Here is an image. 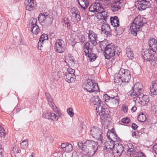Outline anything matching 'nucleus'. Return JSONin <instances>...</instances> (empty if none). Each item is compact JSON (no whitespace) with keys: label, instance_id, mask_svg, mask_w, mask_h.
<instances>
[{"label":"nucleus","instance_id":"nucleus-1","mask_svg":"<svg viewBox=\"0 0 157 157\" xmlns=\"http://www.w3.org/2000/svg\"><path fill=\"white\" fill-rule=\"evenodd\" d=\"M78 147L84 152L85 155L89 157L93 156L96 153L99 146V144L94 141L87 140L84 143L79 142Z\"/></svg>","mask_w":157,"mask_h":157},{"label":"nucleus","instance_id":"nucleus-2","mask_svg":"<svg viewBox=\"0 0 157 157\" xmlns=\"http://www.w3.org/2000/svg\"><path fill=\"white\" fill-rule=\"evenodd\" d=\"M94 102V106L96 108L97 118H99L101 122H109L110 120V116L108 112L105 111V109L103 108V102L98 97L95 98Z\"/></svg>","mask_w":157,"mask_h":157},{"label":"nucleus","instance_id":"nucleus-3","mask_svg":"<svg viewBox=\"0 0 157 157\" xmlns=\"http://www.w3.org/2000/svg\"><path fill=\"white\" fill-rule=\"evenodd\" d=\"M96 1V2L93 3L89 8L90 11L94 13L98 12L100 14L101 19H103L105 22L107 19H108L109 17L107 15V13L104 11L101 4H100V1Z\"/></svg>","mask_w":157,"mask_h":157},{"label":"nucleus","instance_id":"nucleus-4","mask_svg":"<svg viewBox=\"0 0 157 157\" xmlns=\"http://www.w3.org/2000/svg\"><path fill=\"white\" fill-rule=\"evenodd\" d=\"M141 55L144 61H149L154 66L157 64V56L150 49L143 50L141 52Z\"/></svg>","mask_w":157,"mask_h":157},{"label":"nucleus","instance_id":"nucleus-5","mask_svg":"<svg viewBox=\"0 0 157 157\" xmlns=\"http://www.w3.org/2000/svg\"><path fill=\"white\" fill-rule=\"evenodd\" d=\"M90 133L93 137L97 140V143L99 145L101 146L102 144L103 140L102 132L101 129L98 127L93 126L90 129Z\"/></svg>","mask_w":157,"mask_h":157},{"label":"nucleus","instance_id":"nucleus-6","mask_svg":"<svg viewBox=\"0 0 157 157\" xmlns=\"http://www.w3.org/2000/svg\"><path fill=\"white\" fill-rule=\"evenodd\" d=\"M82 87L85 90L90 93L98 91L99 90L98 83H94L93 80L89 79L83 83Z\"/></svg>","mask_w":157,"mask_h":157},{"label":"nucleus","instance_id":"nucleus-7","mask_svg":"<svg viewBox=\"0 0 157 157\" xmlns=\"http://www.w3.org/2000/svg\"><path fill=\"white\" fill-rule=\"evenodd\" d=\"M121 141V140L118 136L113 137V139L112 140H106L104 144V149L106 150L109 152H112L115 146L114 142H120Z\"/></svg>","mask_w":157,"mask_h":157},{"label":"nucleus","instance_id":"nucleus-8","mask_svg":"<svg viewBox=\"0 0 157 157\" xmlns=\"http://www.w3.org/2000/svg\"><path fill=\"white\" fill-rule=\"evenodd\" d=\"M105 54L104 56L105 58L109 59L115 55V48L114 44H107L105 48Z\"/></svg>","mask_w":157,"mask_h":157},{"label":"nucleus","instance_id":"nucleus-9","mask_svg":"<svg viewBox=\"0 0 157 157\" xmlns=\"http://www.w3.org/2000/svg\"><path fill=\"white\" fill-rule=\"evenodd\" d=\"M143 85L142 83L138 82L136 83L132 87V89L129 92L131 96H139L140 94H142Z\"/></svg>","mask_w":157,"mask_h":157},{"label":"nucleus","instance_id":"nucleus-10","mask_svg":"<svg viewBox=\"0 0 157 157\" xmlns=\"http://www.w3.org/2000/svg\"><path fill=\"white\" fill-rule=\"evenodd\" d=\"M151 0H138L136 4V7L140 10H145L150 6V2Z\"/></svg>","mask_w":157,"mask_h":157},{"label":"nucleus","instance_id":"nucleus-11","mask_svg":"<svg viewBox=\"0 0 157 157\" xmlns=\"http://www.w3.org/2000/svg\"><path fill=\"white\" fill-rule=\"evenodd\" d=\"M119 72L123 82L125 83H128L131 78L130 71L127 69L121 68L119 71Z\"/></svg>","mask_w":157,"mask_h":157},{"label":"nucleus","instance_id":"nucleus-12","mask_svg":"<svg viewBox=\"0 0 157 157\" xmlns=\"http://www.w3.org/2000/svg\"><path fill=\"white\" fill-rule=\"evenodd\" d=\"M134 100L136 102H138L142 105H144L149 101V98L148 96L144 95L143 94H140L139 96H136L134 98Z\"/></svg>","mask_w":157,"mask_h":157},{"label":"nucleus","instance_id":"nucleus-13","mask_svg":"<svg viewBox=\"0 0 157 157\" xmlns=\"http://www.w3.org/2000/svg\"><path fill=\"white\" fill-rule=\"evenodd\" d=\"M65 43L64 41L59 39L56 41L55 48L56 52L59 53H62L64 52L65 50Z\"/></svg>","mask_w":157,"mask_h":157},{"label":"nucleus","instance_id":"nucleus-14","mask_svg":"<svg viewBox=\"0 0 157 157\" xmlns=\"http://www.w3.org/2000/svg\"><path fill=\"white\" fill-rule=\"evenodd\" d=\"M124 151V147L121 144H115L114 147L112 151L113 155L116 157H120Z\"/></svg>","mask_w":157,"mask_h":157},{"label":"nucleus","instance_id":"nucleus-15","mask_svg":"<svg viewBox=\"0 0 157 157\" xmlns=\"http://www.w3.org/2000/svg\"><path fill=\"white\" fill-rule=\"evenodd\" d=\"M123 5V0H119L111 4V8L113 12H116L121 9Z\"/></svg>","mask_w":157,"mask_h":157},{"label":"nucleus","instance_id":"nucleus-16","mask_svg":"<svg viewBox=\"0 0 157 157\" xmlns=\"http://www.w3.org/2000/svg\"><path fill=\"white\" fill-rule=\"evenodd\" d=\"M78 10L75 8H73L71 11L70 16L71 21L74 22H77L81 20V17L78 14Z\"/></svg>","mask_w":157,"mask_h":157},{"label":"nucleus","instance_id":"nucleus-17","mask_svg":"<svg viewBox=\"0 0 157 157\" xmlns=\"http://www.w3.org/2000/svg\"><path fill=\"white\" fill-rule=\"evenodd\" d=\"M133 23L142 29V26L146 24L147 22L145 18L139 15L135 18Z\"/></svg>","mask_w":157,"mask_h":157},{"label":"nucleus","instance_id":"nucleus-18","mask_svg":"<svg viewBox=\"0 0 157 157\" xmlns=\"http://www.w3.org/2000/svg\"><path fill=\"white\" fill-rule=\"evenodd\" d=\"M149 49L153 53L157 55V40L154 38H150L148 42Z\"/></svg>","mask_w":157,"mask_h":157},{"label":"nucleus","instance_id":"nucleus-19","mask_svg":"<svg viewBox=\"0 0 157 157\" xmlns=\"http://www.w3.org/2000/svg\"><path fill=\"white\" fill-rule=\"evenodd\" d=\"M120 101L119 97L117 94H111V98L109 103L111 106L114 107L117 106Z\"/></svg>","mask_w":157,"mask_h":157},{"label":"nucleus","instance_id":"nucleus-20","mask_svg":"<svg viewBox=\"0 0 157 157\" xmlns=\"http://www.w3.org/2000/svg\"><path fill=\"white\" fill-rule=\"evenodd\" d=\"M142 30V29L139 27L134 23H132L130 25V32L134 36H136L138 33Z\"/></svg>","mask_w":157,"mask_h":157},{"label":"nucleus","instance_id":"nucleus-21","mask_svg":"<svg viewBox=\"0 0 157 157\" xmlns=\"http://www.w3.org/2000/svg\"><path fill=\"white\" fill-rule=\"evenodd\" d=\"M25 5L26 10L29 11L33 10L36 5L35 2L34 0H25Z\"/></svg>","mask_w":157,"mask_h":157},{"label":"nucleus","instance_id":"nucleus-22","mask_svg":"<svg viewBox=\"0 0 157 157\" xmlns=\"http://www.w3.org/2000/svg\"><path fill=\"white\" fill-rule=\"evenodd\" d=\"M88 38L89 41L90 42H93V44H96L98 38L97 34L91 30H89Z\"/></svg>","mask_w":157,"mask_h":157},{"label":"nucleus","instance_id":"nucleus-23","mask_svg":"<svg viewBox=\"0 0 157 157\" xmlns=\"http://www.w3.org/2000/svg\"><path fill=\"white\" fill-rule=\"evenodd\" d=\"M37 20L36 19H33L31 25V30L34 34H38L40 31L39 27L36 24Z\"/></svg>","mask_w":157,"mask_h":157},{"label":"nucleus","instance_id":"nucleus-24","mask_svg":"<svg viewBox=\"0 0 157 157\" xmlns=\"http://www.w3.org/2000/svg\"><path fill=\"white\" fill-rule=\"evenodd\" d=\"M45 96L48 102V103L50 105L51 108L54 112H56L58 111L57 107L53 103V99L50 95V94L48 93H45Z\"/></svg>","mask_w":157,"mask_h":157},{"label":"nucleus","instance_id":"nucleus-25","mask_svg":"<svg viewBox=\"0 0 157 157\" xmlns=\"http://www.w3.org/2000/svg\"><path fill=\"white\" fill-rule=\"evenodd\" d=\"M96 44H93V42H90V41L86 42L83 44V48L85 53H87L92 51L94 46H95Z\"/></svg>","mask_w":157,"mask_h":157},{"label":"nucleus","instance_id":"nucleus-26","mask_svg":"<svg viewBox=\"0 0 157 157\" xmlns=\"http://www.w3.org/2000/svg\"><path fill=\"white\" fill-rule=\"evenodd\" d=\"M61 148L63 151L66 152H70L73 149L72 145L68 143H62L61 145Z\"/></svg>","mask_w":157,"mask_h":157},{"label":"nucleus","instance_id":"nucleus-27","mask_svg":"<svg viewBox=\"0 0 157 157\" xmlns=\"http://www.w3.org/2000/svg\"><path fill=\"white\" fill-rule=\"evenodd\" d=\"M150 91L151 96L157 95V79L152 82V87L150 88Z\"/></svg>","mask_w":157,"mask_h":157},{"label":"nucleus","instance_id":"nucleus-28","mask_svg":"<svg viewBox=\"0 0 157 157\" xmlns=\"http://www.w3.org/2000/svg\"><path fill=\"white\" fill-rule=\"evenodd\" d=\"M65 62L67 65L70 66L75 64L73 56L71 55H67L65 56Z\"/></svg>","mask_w":157,"mask_h":157},{"label":"nucleus","instance_id":"nucleus-29","mask_svg":"<svg viewBox=\"0 0 157 157\" xmlns=\"http://www.w3.org/2000/svg\"><path fill=\"white\" fill-rule=\"evenodd\" d=\"M111 25L114 27H118L119 26V20L117 16L111 17L110 18Z\"/></svg>","mask_w":157,"mask_h":157},{"label":"nucleus","instance_id":"nucleus-30","mask_svg":"<svg viewBox=\"0 0 157 157\" xmlns=\"http://www.w3.org/2000/svg\"><path fill=\"white\" fill-rule=\"evenodd\" d=\"M64 79L68 83L72 82L75 81V75L65 73L64 76Z\"/></svg>","mask_w":157,"mask_h":157},{"label":"nucleus","instance_id":"nucleus-31","mask_svg":"<svg viewBox=\"0 0 157 157\" xmlns=\"http://www.w3.org/2000/svg\"><path fill=\"white\" fill-rule=\"evenodd\" d=\"M53 18L52 16L50 15H47L46 16V19L43 23L44 25L46 26H48L50 25L53 22Z\"/></svg>","mask_w":157,"mask_h":157},{"label":"nucleus","instance_id":"nucleus-32","mask_svg":"<svg viewBox=\"0 0 157 157\" xmlns=\"http://www.w3.org/2000/svg\"><path fill=\"white\" fill-rule=\"evenodd\" d=\"M85 53L86 56L88 57L90 61L91 62L94 61L97 58L96 55L93 53L92 51L90 52L89 51L88 53Z\"/></svg>","mask_w":157,"mask_h":157},{"label":"nucleus","instance_id":"nucleus-33","mask_svg":"<svg viewBox=\"0 0 157 157\" xmlns=\"http://www.w3.org/2000/svg\"><path fill=\"white\" fill-rule=\"evenodd\" d=\"M121 76L119 75V72L117 74L115 75L114 78V81L115 83H120L121 84L122 82H124L122 80Z\"/></svg>","mask_w":157,"mask_h":157},{"label":"nucleus","instance_id":"nucleus-34","mask_svg":"<svg viewBox=\"0 0 157 157\" xmlns=\"http://www.w3.org/2000/svg\"><path fill=\"white\" fill-rule=\"evenodd\" d=\"M78 3L82 8L84 10L86 9L89 3L86 2V0H79Z\"/></svg>","mask_w":157,"mask_h":157},{"label":"nucleus","instance_id":"nucleus-35","mask_svg":"<svg viewBox=\"0 0 157 157\" xmlns=\"http://www.w3.org/2000/svg\"><path fill=\"white\" fill-rule=\"evenodd\" d=\"M62 22H64L63 25L66 28H67V29H70L71 28V23L70 21L67 18H65L62 20Z\"/></svg>","mask_w":157,"mask_h":157},{"label":"nucleus","instance_id":"nucleus-36","mask_svg":"<svg viewBox=\"0 0 157 157\" xmlns=\"http://www.w3.org/2000/svg\"><path fill=\"white\" fill-rule=\"evenodd\" d=\"M47 15H45V14L43 13H40L38 17V19L40 23L42 24L43 23L46 18V16Z\"/></svg>","mask_w":157,"mask_h":157},{"label":"nucleus","instance_id":"nucleus-37","mask_svg":"<svg viewBox=\"0 0 157 157\" xmlns=\"http://www.w3.org/2000/svg\"><path fill=\"white\" fill-rule=\"evenodd\" d=\"M146 116L143 113H140L138 116L137 120L140 122H143L145 121L146 120Z\"/></svg>","mask_w":157,"mask_h":157},{"label":"nucleus","instance_id":"nucleus-38","mask_svg":"<svg viewBox=\"0 0 157 157\" xmlns=\"http://www.w3.org/2000/svg\"><path fill=\"white\" fill-rule=\"evenodd\" d=\"M106 136L108 139L107 140H110L113 139V137H115V136H117L116 132L113 131L112 132H108Z\"/></svg>","mask_w":157,"mask_h":157},{"label":"nucleus","instance_id":"nucleus-39","mask_svg":"<svg viewBox=\"0 0 157 157\" xmlns=\"http://www.w3.org/2000/svg\"><path fill=\"white\" fill-rule=\"evenodd\" d=\"M103 22H105L104 21ZM105 22H104L103 24L102 25L101 27V31L102 33H103L104 31L110 30V27L109 25L107 23H105Z\"/></svg>","mask_w":157,"mask_h":157},{"label":"nucleus","instance_id":"nucleus-40","mask_svg":"<svg viewBox=\"0 0 157 157\" xmlns=\"http://www.w3.org/2000/svg\"><path fill=\"white\" fill-rule=\"evenodd\" d=\"M20 146L23 149L27 148L28 146V140L26 139L20 143Z\"/></svg>","mask_w":157,"mask_h":157},{"label":"nucleus","instance_id":"nucleus-41","mask_svg":"<svg viewBox=\"0 0 157 157\" xmlns=\"http://www.w3.org/2000/svg\"><path fill=\"white\" fill-rule=\"evenodd\" d=\"M128 148L127 150V153L128 155H132L133 154V149L132 148V144L129 143L128 144Z\"/></svg>","mask_w":157,"mask_h":157},{"label":"nucleus","instance_id":"nucleus-42","mask_svg":"<svg viewBox=\"0 0 157 157\" xmlns=\"http://www.w3.org/2000/svg\"><path fill=\"white\" fill-rule=\"evenodd\" d=\"M59 118V116L56 114L51 113V118L50 120H51L53 121H56L58 120Z\"/></svg>","mask_w":157,"mask_h":157},{"label":"nucleus","instance_id":"nucleus-43","mask_svg":"<svg viewBox=\"0 0 157 157\" xmlns=\"http://www.w3.org/2000/svg\"><path fill=\"white\" fill-rule=\"evenodd\" d=\"M48 39V36L47 34H42L39 38V40L44 42L45 40H47Z\"/></svg>","mask_w":157,"mask_h":157},{"label":"nucleus","instance_id":"nucleus-44","mask_svg":"<svg viewBox=\"0 0 157 157\" xmlns=\"http://www.w3.org/2000/svg\"><path fill=\"white\" fill-rule=\"evenodd\" d=\"M116 33L117 34L120 35L122 34L124 31L123 29L121 27H116Z\"/></svg>","mask_w":157,"mask_h":157},{"label":"nucleus","instance_id":"nucleus-45","mask_svg":"<svg viewBox=\"0 0 157 157\" xmlns=\"http://www.w3.org/2000/svg\"><path fill=\"white\" fill-rule=\"evenodd\" d=\"M103 97L104 99H105V101H109V103L110 102V100L111 98V94L109 96L107 94H105L103 95Z\"/></svg>","mask_w":157,"mask_h":157},{"label":"nucleus","instance_id":"nucleus-46","mask_svg":"<svg viewBox=\"0 0 157 157\" xmlns=\"http://www.w3.org/2000/svg\"><path fill=\"white\" fill-rule=\"evenodd\" d=\"M51 113H45L43 114L42 116L48 119H50Z\"/></svg>","mask_w":157,"mask_h":157},{"label":"nucleus","instance_id":"nucleus-47","mask_svg":"<svg viewBox=\"0 0 157 157\" xmlns=\"http://www.w3.org/2000/svg\"><path fill=\"white\" fill-rule=\"evenodd\" d=\"M67 112L68 114L71 117H73L74 114L73 112L72 109L71 108H70L67 109Z\"/></svg>","mask_w":157,"mask_h":157},{"label":"nucleus","instance_id":"nucleus-48","mask_svg":"<svg viewBox=\"0 0 157 157\" xmlns=\"http://www.w3.org/2000/svg\"><path fill=\"white\" fill-rule=\"evenodd\" d=\"M75 70L70 67L67 68V71L65 73L69 74L75 75Z\"/></svg>","mask_w":157,"mask_h":157},{"label":"nucleus","instance_id":"nucleus-49","mask_svg":"<svg viewBox=\"0 0 157 157\" xmlns=\"http://www.w3.org/2000/svg\"><path fill=\"white\" fill-rule=\"evenodd\" d=\"M125 51L126 54L128 57H132V54H131V55H129V53L132 51L131 49L129 47H127L126 48Z\"/></svg>","mask_w":157,"mask_h":157},{"label":"nucleus","instance_id":"nucleus-50","mask_svg":"<svg viewBox=\"0 0 157 157\" xmlns=\"http://www.w3.org/2000/svg\"><path fill=\"white\" fill-rule=\"evenodd\" d=\"M100 47L101 48V49L102 48H105V47H106V46L107 45L106 44V41H101L100 42V44H99Z\"/></svg>","mask_w":157,"mask_h":157},{"label":"nucleus","instance_id":"nucleus-51","mask_svg":"<svg viewBox=\"0 0 157 157\" xmlns=\"http://www.w3.org/2000/svg\"><path fill=\"white\" fill-rule=\"evenodd\" d=\"M151 107L154 109H156L157 107V103L155 101H153L151 102Z\"/></svg>","mask_w":157,"mask_h":157},{"label":"nucleus","instance_id":"nucleus-52","mask_svg":"<svg viewBox=\"0 0 157 157\" xmlns=\"http://www.w3.org/2000/svg\"><path fill=\"white\" fill-rule=\"evenodd\" d=\"M130 119L128 117L123 118L122 120V122L125 124H128L130 122Z\"/></svg>","mask_w":157,"mask_h":157},{"label":"nucleus","instance_id":"nucleus-53","mask_svg":"<svg viewBox=\"0 0 157 157\" xmlns=\"http://www.w3.org/2000/svg\"><path fill=\"white\" fill-rule=\"evenodd\" d=\"M6 133L5 132V129L2 131L0 130V136L2 138H5Z\"/></svg>","mask_w":157,"mask_h":157},{"label":"nucleus","instance_id":"nucleus-54","mask_svg":"<svg viewBox=\"0 0 157 157\" xmlns=\"http://www.w3.org/2000/svg\"><path fill=\"white\" fill-rule=\"evenodd\" d=\"M79 42L83 44L85 41V36L83 35L79 36Z\"/></svg>","mask_w":157,"mask_h":157},{"label":"nucleus","instance_id":"nucleus-55","mask_svg":"<svg viewBox=\"0 0 157 157\" xmlns=\"http://www.w3.org/2000/svg\"><path fill=\"white\" fill-rule=\"evenodd\" d=\"M152 149V152L157 154V144H155L154 145Z\"/></svg>","mask_w":157,"mask_h":157},{"label":"nucleus","instance_id":"nucleus-56","mask_svg":"<svg viewBox=\"0 0 157 157\" xmlns=\"http://www.w3.org/2000/svg\"><path fill=\"white\" fill-rule=\"evenodd\" d=\"M43 42L39 40V41L38 43V48L39 49L41 50V48L42 46V44H43Z\"/></svg>","mask_w":157,"mask_h":157},{"label":"nucleus","instance_id":"nucleus-57","mask_svg":"<svg viewBox=\"0 0 157 157\" xmlns=\"http://www.w3.org/2000/svg\"><path fill=\"white\" fill-rule=\"evenodd\" d=\"M138 155L135 157H146V156L141 152H139L138 153Z\"/></svg>","mask_w":157,"mask_h":157},{"label":"nucleus","instance_id":"nucleus-58","mask_svg":"<svg viewBox=\"0 0 157 157\" xmlns=\"http://www.w3.org/2000/svg\"><path fill=\"white\" fill-rule=\"evenodd\" d=\"M55 34L53 32H50L49 34V36L50 38L51 39L54 38L55 37Z\"/></svg>","mask_w":157,"mask_h":157},{"label":"nucleus","instance_id":"nucleus-59","mask_svg":"<svg viewBox=\"0 0 157 157\" xmlns=\"http://www.w3.org/2000/svg\"><path fill=\"white\" fill-rule=\"evenodd\" d=\"M2 145L1 144H0V157H3V153L2 152Z\"/></svg>","mask_w":157,"mask_h":157},{"label":"nucleus","instance_id":"nucleus-60","mask_svg":"<svg viewBox=\"0 0 157 157\" xmlns=\"http://www.w3.org/2000/svg\"><path fill=\"white\" fill-rule=\"evenodd\" d=\"M138 126L134 123H132V128L134 130L138 128Z\"/></svg>","mask_w":157,"mask_h":157},{"label":"nucleus","instance_id":"nucleus-61","mask_svg":"<svg viewBox=\"0 0 157 157\" xmlns=\"http://www.w3.org/2000/svg\"><path fill=\"white\" fill-rule=\"evenodd\" d=\"M131 54H132V57H128V58L129 59H132L133 58H134V54H133V52H132V51L131 52H130L129 53V55H131Z\"/></svg>","mask_w":157,"mask_h":157},{"label":"nucleus","instance_id":"nucleus-62","mask_svg":"<svg viewBox=\"0 0 157 157\" xmlns=\"http://www.w3.org/2000/svg\"><path fill=\"white\" fill-rule=\"evenodd\" d=\"M109 30H108L104 31L103 33H104L105 35L108 36L109 33Z\"/></svg>","mask_w":157,"mask_h":157},{"label":"nucleus","instance_id":"nucleus-63","mask_svg":"<svg viewBox=\"0 0 157 157\" xmlns=\"http://www.w3.org/2000/svg\"><path fill=\"white\" fill-rule=\"evenodd\" d=\"M136 109L137 107L136 106H133L131 108V110L132 112H134L136 110Z\"/></svg>","mask_w":157,"mask_h":157},{"label":"nucleus","instance_id":"nucleus-64","mask_svg":"<svg viewBox=\"0 0 157 157\" xmlns=\"http://www.w3.org/2000/svg\"><path fill=\"white\" fill-rule=\"evenodd\" d=\"M122 109L124 112H126L128 110V108L126 106H124L123 107Z\"/></svg>","mask_w":157,"mask_h":157}]
</instances>
